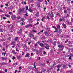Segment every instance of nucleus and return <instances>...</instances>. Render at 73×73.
Here are the masks:
<instances>
[{"label": "nucleus", "instance_id": "obj_52", "mask_svg": "<svg viewBox=\"0 0 73 73\" xmlns=\"http://www.w3.org/2000/svg\"><path fill=\"white\" fill-rule=\"evenodd\" d=\"M12 59H13V60H14V59H15V57L13 56V58H12Z\"/></svg>", "mask_w": 73, "mask_h": 73}, {"label": "nucleus", "instance_id": "obj_41", "mask_svg": "<svg viewBox=\"0 0 73 73\" xmlns=\"http://www.w3.org/2000/svg\"><path fill=\"white\" fill-rule=\"evenodd\" d=\"M39 24V23L37 22L36 24H35V25H37V24Z\"/></svg>", "mask_w": 73, "mask_h": 73}, {"label": "nucleus", "instance_id": "obj_8", "mask_svg": "<svg viewBox=\"0 0 73 73\" xmlns=\"http://www.w3.org/2000/svg\"><path fill=\"white\" fill-rule=\"evenodd\" d=\"M62 65L63 68H66V67L67 66L66 65H65L64 64H62Z\"/></svg>", "mask_w": 73, "mask_h": 73}, {"label": "nucleus", "instance_id": "obj_54", "mask_svg": "<svg viewBox=\"0 0 73 73\" xmlns=\"http://www.w3.org/2000/svg\"><path fill=\"white\" fill-rule=\"evenodd\" d=\"M56 15L57 16H59L60 15V14L58 13H56Z\"/></svg>", "mask_w": 73, "mask_h": 73}, {"label": "nucleus", "instance_id": "obj_31", "mask_svg": "<svg viewBox=\"0 0 73 73\" xmlns=\"http://www.w3.org/2000/svg\"><path fill=\"white\" fill-rule=\"evenodd\" d=\"M46 71V70H43L42 71V73H44V72H45Z\"/></svg>", "mask_w": 73, "mask_h": 73}, {"label": "nucleus", "instance_id": "obj_37", "mask_svg": "<svg viewBox=\"0 0 73 73\" xmlns=\"http://www.w3.org/2000/svg\"><path fill=\"white\" fill-rule=\"evenodd\" d=\"M47 31H50V28H47Z\"/></svg>", "mask_w": 73, "mask_h": 73}, {"label": "nucleus", "instance_id": "obj_62", "mask_svg": "<svg viewBox=\"0 0 73 73\" xmlns=\"http://www.w3.org/2000/svg\"><path fill=\"white\" fill-rule=\"evenodd\" d=\"M71 56V57H73V54H70V55Z\"/></svg>", "mask_w": 73, "mask_h": 73}, {"label": "nucleus", "instance_id": "obj_34", "mask_svg": "<svg viewBox=\"0 0 73 73\" xmlns=\"http://www.w3.org/2000/svg\"><path fill=\"white\" fill-rule=\"evenodd\" d=\"M33 39H34V40H36V37L33 36Z\"/></svg>", "mask_w": 73, "mask_h": 73}, {"label": "nucleus", "instance_id": "obj_2", "mask_svg": "<svg viewBox=\"0 0 73 73\" xmlns=\"http://www.w3.org/2000/svg\"><path fill=\"white\" fill-rule=\"evenodd\" d=\"M24 9H25V8H22V9H21L20 10V11L21 12L23 13H25L26 11H24Z\"/></svg>", "mask_w": 73, "mask_h": 73}, {"label": "nucleus", "instance_id": "obj_45", "mask_svg": "<svg viewBox=\"0 0 73 73\" xmlns=\"http://www.w3.org/2000/svg\"><path fill=\"white\" fill-rule=\"evenodd\" d=\"M46 53V52L45 51H43V54H45Z\"/></svg>", "mask_w": 73, "mask_h": 73}, {"label": "nucleus", "instance_id": "obj_4", "mask_svg": "<svg viewBox=\"0 0 73 73\" xmlns=\"http://www.w3.org/2000/svg\"><path fill=\"white\" fill-rule=\"evenodd\" d=\"M58 48H64V45L62 44H60L58 46Z\"/></svg>", "mask_w": 73, "mask_h": 73}, {"label": "nucleus", "instance_id": "obj_63", "mask_svg": "<svg viewBox=\"0 0 73 73\" xmlns=\"http://www.w3.org/2000/svg\"><path fill=\"white\" fill-rule=\"evenodd\" d=\"M3 11L2 10H0V12H3Z\"/></svg>", "mask_w": 73, "mask_h": 73}, {"label": "nucleus", "instance_id": "obj_49", "mask_svg": "<svg viewBox=\"0 0 73 73\" xmlns=\"http://www.w3.org/2000/svg\"><path fill=\"white\" fill-rule=\"evenodd\" d=\"M68 66H69V68H71V66H72V65H68Z\"/></svg>", "mask_w": 73, "mask_h": 73}, {"label": "nucleus", "instance_id": "obj_18", "mask_svg": "<svg viewBox=\"0 0 73 73\" xmlns=\"http://www.w3.org/2000/svg\"><path fill=\"white\" fill-rule=\"evenodd\" d=\"M44 35L45 36H48V32L47 31H46L44 32Z\"/></svg>", "mask_w": 73, "mask_h": 73}, {"label": "nucleus", "instance_id": "obj_53", "mask_svg": "<svg viewBox=\"0 0 73 73\" xmlns=\"http://www.w3.org/2000/svg\"><path fill=\"white\" fill-rule=\"evenodd\" d=\"M68 59H69V60H72V58H71V56Z\"/></svg>", "mask_w": 73, "mask_h": 73}, {"label": "nucleus", "instance_id": "obj_17", "mask_svg": "<svg viewBox=\"0 0 73 73\" xmlns=\"http://www.w3.org/2000/svg\"><path fill=\"white\" fill-rule=\"evenodd\" d=\"M35 16H36V17H38L39 16V13H37L35 14Z\"/></svg>", "mask_w": 73, "mask_h": 73}, {"label": "nucleus", "instance_id": "obj_16", "mask_svg": "<svg viewBox=\"0 0 73 73\" xmlns=\"http://www.w3.org/2000/svg\"><path fill=\"white\" fill-rule=\"evenodd\" d=\"M61 32H62V31H61V29H59L58 32V33H61Z\"/></svg>", "mask_w": 73, "mask_h": 73}, {"label": "nucleus", "instance_id": "obj_3", "mask_svg": "<svg viewBox=\"0 0 73 73\" xmlns=\"http://www.w3.org/2000/svg\"><path fill=\"white\" fill-rule=\"evenodd\" d=\"M22 31H23V29L21 28H20L19 30V31H17V34H19V33H21Z\"/></svg>", "mask_w": 73, "mask_h": 73}, {"label": "nucleus", "instance_id": "obj_40", "mask_svg": "<svg viewBox=\"0 0 73 73\" xmlns=\"http://www.w3.org/2000/svg\"><path fill=\"white\" fill-rule=\"evenodd\" d=\"M69 16V15L68 14H67V15L66 16V17H68Z\"/></svg>", "mask_w": 73, "mask_h": 73}, {"label": "nucleus", "instance_id": "obj_46", "mask_svg": "<svg viewBox=\"0 0 73 73\" xmlns=\"http://www.w3.org/2000/svg\"><path fill=\"white\" fill-rule=\"evenodd\" d=\"M11 37H9L8 38V40H10V39H11Z\"/></svg>", "mask_w": 73, "mask_h": 73}, {"label": "nucleus", "instance_id": "obj_35", "mask_svg": "<svg viewBox=\"0 0 73 73\" xmlns=\"http://www.w3.org/2000/svg\"><path fill=\"white\" fill-rule=\"evenodd\" d=\"M21 18V17H19L17 18V20H19V19H20Z\"/></svg>", "mask_w": 73, "mask_h": 73}, {"label": "nucleus", "instance_id": "obj_59", "mask_svg": "<svg viewBox=\"0 0 73 73\" xmlns=\"http://www.w3.org/2000/svg\"><path fill=\"white\" fill-rule=\"evenodd\" d=\"M70 56V55H68L66 56V57H69Z\"/></svg>", "mask_w": 73, "mask_h": 73}, {"label": "nucleus", "instance_id": "obj_1", "mask_svg": "<svg viewBox=\"0 0 73 73\" xmlns=\"http://www.w3.org/2000/svg\"><path fill=\"white\" fill-rule=\"evenodd\" d=\"M28 36L29 37H34L35 36L34 35H33L32 33H30L28 35Z\"/></svg>", "mask_w": 73, "mask_h": 73}, {"label": "nucleus", "instance_id": "obj_29", "mask_svg": "<svg viewBox=\"0 0 73 73\" xmlns=\"http://www.w3.org/2000/svg\"><path fill=\"white\" fill-rule=\"evenodd\" d=\"M24 18H22L21 19V21H23V22H24Z\"/></svg>", "mask_w": 73, "mask_h": 73}, {"label": "nucleus", "instance_id": "obj_57", "mask_svg": "<svg viewBox=\"0 0 73 73\" xmlns=\"http://www.w3.org/2000/svg\"><path fill=\"white\" fill-rule=\"evenodd\" d=\"M22 68L21 67H19V69H20V70H21Z\"/></svg>", "mask_w": 73, "mask_h": 73}, {"label": "nucleus", "instance_id": "obj_6", "mask_svg": "<svg viewBox=\"0 0 73 73\" xmlns=\"http://www.w3.org/2000/svg\"><path fill=\"white\" fill-rule=\"evenodd\" d=\"M28 10L29 12L31 13H33V10L31 8L29 9Z\"/></svg>", "mask_w": 73, "mask_h": 73}, {"label": "nucleus", "instance_id": "obj_47", "mask_svg": "<svg viewBox=\"0 0 73 73\" xmlns=\"http://www.w3.org/2000/svg\"><path fill=\"white\" fill-rule=\"evenodd\" d=\"M3 20H6V19H7V18L5 17H3Z\"/></svg>", "mask_w": 73, "mask_h": 73}, {"label": "nucleus", "instance_id": "obj_19", "mask_svg": "<svg viewBox=\"0 0 73 73\" xmlns=\"http://www.w3.org/2000/svg\"><path fill=\"white\" fill-rule=\"evenodd\" d=\"M12 16H13V17L14 19H16V18H17V17L16 16V15H13Z\"/></svg>", "mask_w": 73, "mask_h": 73}, {"label": "nucleus", "instance_id": "obj_27", "mask_svg": "<svg viewBox=\"0 0 73 73\" xmlns=\"http://www.w3.org/2000/svg\"><path fill=\"white\" fill-rule=\"evenodd\" d=\"M1 58H2V60H3V61H4V60H5V58L3 57H2Z\"/></svg>", "mask_w": 73, "mask_h": 73}, {"label": "nucleus", "instance_id": "obj_33", "mask_svg": "<svg viewBox=\"0 0 73 73\" xmlns=\"http://www.w3.org/2000/svg\"><path fill=\"white\" fill-rule=\"evenodd\" d=\"M71 22L73 23V18H71Z\"/></svg>", "mask_w": 73, "mask_h": 73}, {"label": "nucleus", "instance_id": "obj_55", "mask_svg": "<svg viewBox=\"0 0 73 73\" xmlns=\"http://www.w3.org/2000/svg\"><path fill=\"white\" fill-rule=\"evenodd\" d=\"M23 4H27V2L26 1H25L23 3Z\"/></svg>", "mask_w": 73, "mask_h": 73}, {"label": "nucleus", "instance_id": "obj_26", "mask_svg": "<svg viewBox=\"0 0 73 73\" xmlns=\"http://www.w3.org/2000/svg\"><path fill=\"white\" fill-rule=\"evenodd\" d=\"M18 38H19V37H15V41H17V40H18Z\"/></svg>", "mask_w": 73, "mask_h": 73}, {"label": "nucleus", "instance_id": "obj_28", "mask_svg": "<svg viewBox=\"0 0 73 73\" xmlns=\"http://www.w3.org/2000/svg\"><path fill=\"white\" fill-rule=\"evenodd\" d=\"M52 44H53V45H56V42L55 41H54L53 43H52Z\"/></svg>", "mask_w": 73, "mask_h": 73}, {"label": "nucleus", "instance_id": "obj_48", "mask_svg": "<svg viewBox=\"0 0 73 73\" xmlns=\"http://www.w3.org/2000/svg\"><path fill=\"white\" fill-rule=\"evenodd\" d=\"M56 65V63H54L53 64V65L52 66V67H53V66H54V65Z\"/></svg>", "mask_w": 73, "mask_h": 73}, {"label": "nucleus", "instance_id": "obj_25", "mask_svg": "<svg viewBox=\"0 0 73 73\" xmlns=\"http://www.w3.org/2000/svg\"><path fill=\"white\" fill-rule=\"evenodd\" d=\"M2 65H7V63L5 62H3L2 63Z\"/></svg>", "mask_w": 73, "mask_h": 73}, {"label": "nucleus", "instance_id": "obj_7", "mask_svg": "<svg viewBox=\"0 0 73 73\" xmlns=\"http://www.w3.org/2000/svg\"><path fill=\"white\" fill-rule=\"evenodd\" d=\"M29 27H32V25H26L25 26L26 28H29Z\"/></svg>", "mask_w": 73, "mask_h": 73}, {"label": "nucleus", "instance_id": "obj_13", "mask_svg": "<svg viewBox=\"0 0 73 73\" xmlns=\"http://www.w3.org/2000/svg\"><path fill=\"white\" fill-rule=\"evenodd\" d=\"M50 17L51 18H53L54 17V14H50Z\"/></svg>", "mask_w": 73, "mask_h": 73}, {"label": "nucleus", "instance_id": "obj_61", "mask_svg": "<svg viewBox=\"0 0 73 73\" xmlns=\"http://www.w3.org/2000/svg\"><path fill=\"white\" fill-rule=\"evenodd\" d=\"M44 32V30H42L41 31H40V32H39V33H41V32Z\"/></svg>", "mask_w": 73, "mask_h": 73}, {"label": "nucleus", "instance_id": "obj_56", "mask_svg": "<svg viewBox=\"0 0 73 73\" xmlns=\"http://www.w3.org/2000/svg\"><path fill=\"white\" fill-rule=\"evenodd\" d=\"M5 71L6 73H7V69H5Z\"/></svg>", "mask_w": 73, "mask_h": 73}, {"label": "nucleus", "instance_id": "obj_43", "mask_svg": "<svg viewBox=\"0 0 73 73\" xmlns=\"http://www.w3.org/2000/svg\"><path fill=\"white\" fill-rule=\"evenodd\" d=\"M66 22L67 24H68L69 23V21L68 20H67Z\"/></svg>", "mask_w": 73, "mask_h": 73}, {"label": "nucleus", "instance_id": "obj_42", "mask_svg": "<svg viewBox=\"0 0 73 73\" xmlns=\"http://www.w3.org/2000/svg\"><path fill=\"white\" fill-rule=\"evenodd\" d=\"M63 49H64V48H63L60 49V52H62V50H63Z\"/></svg>", "mask_w": 73, "mask_h": 73}, {"label": "nucleus", "instance_id": "obj_15", "mask_svg": "<svg viewBox=\"0 0 73 73\" xmlns=\"http://www.w3.org/2000/svg\"><path fill=\"white\" fill-rule=\"evenodd\" d=\"M40 46H42V47H44V44H43L42 43H40Z\"/></svg>", "mask_w": 73, "mask_h": 73}, {"label": "nucleus", "instance_id": "obj_12", "mask_svg": "<svg viewBox=\"0 0 73 73\" xmlns=\"http://www.w3.org/2000/svg\"><path fill=\"white\" fill-rule=\"evenodd\" d=\"M63 26L64 27V28H66V25L64 24H62Z\"/></svg>", "mask_w": 73, "mask_h": 73}, {"label": "nucleus", "instance_id": "obj_36", "mask_svg": "<svg viewBox=\"0 0 73 73\" xmlns=\"http://www.w3.org/2000/svg\"><path fill=\"white\" fill-rule=\"evenodd\" d=\"M26 10H28V6H26Z\"/></svg>", "mask_w": 73, "mask_h": 73}, {"label": "nucleus", "instance_id": "obj_11", "mask_svg": "<svg viewBox=\"0 0 73 73\" xmlns=\"http://www.w3.org/2000/svg\"><path fill=\"white\" fill-rule=\"evenodd\" d=\"M47 42H49L51 43L52 42V39L51 38L49 40H47Z\"/></svg>", "mask_w": 73, "mask_h": 73}, {"label": "nucleus", "instance_id": "obj_14", "mask_svg": "<svg viewBox=\"0 0 73 73\" xmlns=\"http://www.w3.org/2000/svg\"><path fill=\"white\" fill-rule=\"evenodd\" d=\"M29 55H30V54L29 53H27V54L25 56V57H28L29 56Z\"/></svg>", "mask_w": 73, "mask_h": 73}, {"label": "nucleus", "instance_id": "obj_44", "mask_svg": "<svg viewBox=\"0 0 73 73\" xmlns=\"http://www.w3.org/2000/svg\"><path fill=\"white\" fill-rule=\"evenodd\" d=\"M47 18L48 20H49L50 19V18H49V17H47Z\"/></svg>", "mask_w": 73, "mask_h": 73}, {"label": "nucleus", "instance_id": "obj_58", "mask_svg": "<svg viewBox=\"0 0 73 73\" xmlns=\"http://www.w3.org/2000/svg\"><path fill=\"white\" fill-rule=\"evenodd\" d=\"M33 53H31V56H33Z\"/></svg>", "mask_w": 73, "mask_h": 73}, {"label": "nucleus", "instance_id": "obj_51", "mask_svg": "<svg viewBox=\"0 0 73 73\" xmlns=\"http://www.w3.org/2000/svg\"><path fill=\"white\" fill-rule=\"evenodd\" d=\"M33 1H34V0H30V2H31V3H32L33 2Z\"/></svg>", "mask_w": 73, "mask_h": 73}, {"label": "nucleus", "instance_id": "obj_60", "mask_svg": "<svg viewBox=\"0 0 73 73\" xmlns=\"http://www.w3.org/2000/svg\"><path fill=\"white\" fill-rule=\"evenodd\" d=\"M33 32H36V30H33Z\"/></svg>", "mask_w": 73, "mask_h": 73}, {"label": "nucleus", "instance_id": "obj_9", "mask_svg": "<svg viewBox=\"0 0 73 73\" xmlns=\"http://www.w3.org/2000/svg\"><path fill=\"white\" fill-rule=\"evenodd\" d=\"M61 67V65L60 64H58L56 66V68H60Z\"/></svg>", "mask_w": 73, "mask_h": 73}, {"label": "nucleus", "instance_id": "obj_10", "mask_svg": "<svg viewBox=\"0 0 73 73\" xmlns=\"http://www.w3.org/2000/svg\"><path fill=\"white\" fill-rule=\"evenodd\" d=\"M24 47H25V48H26V51H27V50H28V47L27 46V45H26V44H24Z\"/></svg>", "mask_w": 73, "mask_h": 73}, {"label": "nucleus", "instance_id": "obj_23", "mask_svg": "<svg viewBox=\"0 0 73 73\" xmlns=\"http://www.w3.org/2000/svg\"><path fill=\"white\" fill-rule=\"evenodd\" d=\"M17 57L18 60H19V59H20V58H21V57H20V56H17Z\"/></svg>", "mask_w": 73, "mask_h": 73}, {"label": "nucleus", "instance_id": "obj_24", "mask_svg": "<svg viewBox=\"0 0 73 73\" xmlns=\"http://www.w3.org/2000/svg\"><path fill=\"white\" fill-rule=\"evenodd\" d=\"M5 16L6 17H10V15H5Z\"/></svg>", "mask_w": 73, "mask_h": 73}, {"label": "nucleus", "instance_id": "obj_39", "mask_svg": "<svg viewBox=\"0 0 73 73\" xmlns=\"http://www.w3.org/2000/svg\"><path fill=\"white\" fill-rule=\"evenodd\" d=\"M42 1H43V0H38V1H39V2H41Z\"/></svg>", "mask_w": 73, "mask_h": 73}, {"label": "nucleus", "instance_id": "obj_32", "mask_svg": "<svg viewBox=\"0 0 73 73\" xmlns=\"http://www.w3.org/2000/svg\"><path fill=\"white\" fill-rule=\"evenodd\" d=\"M64 13H66L67 12H68L66 10H65L64 11Z\"/></svg>", "mask_w": 73, "mask_h": 73}, {"label": "nucleus", "instance_id": "obj_50", "mask_svg": "<svg viewBox=\"0 0 73 73\" xmlns=\"http://www.w3.org/2000/svg\"><path fill=\"white\" fill-rule=\"evenodd\" d=\"M37 43H36L35 45V47H36V46H37Z\"/></svg>", "mask_w": 73, "mask_h": 73}, {"label": "nucleus", "instance_id": "obj_64", "mask_svg": "<svg viewBox=\"0 0 73 73\" xmlns=\"http://www.w3.org/2000/svg\"><path fill=\"white\" fill-rule=\"evenodd\" d=\"M71 51L72 52V53H73V48L71 50Z\"/></svg>", "mask_w": 73, "mask_h": 73}, {"label": "nucleus", "instance_id": "obj_22", "mask_svg": "<svg viewBox=\"0 0 73 73\" xmlns=\"http://www.w3.org/2000/svg\"><path fill=\"white\" fill-rule=\"evenodd\" d=\"M12 53H13L14 54H16V52H15V51L13 50H12Z\"/></svg>", "mask_w": 73, "mask_h": 73}, {"label": "nucleus", "instance_id": "obj_38", "mask_svg": "<svg viewBox=\"0 0 73 73\" xmlns=\"http://www.w3.org/2000/svg\"><path fill=\"white\" fill-rule=\"evenodd\" d=\"M62 21H65V19H64L62 18Z\"/></svg>", "mask_w": 73, "mask_h": 73}, {"label": "nucleus", "instance_id": "obj_21", "mask_svg": "<svg viewBox=\"0 0 73 73\" xmlns=\"http://www.w3.org/2000/svg\"><path fill=\"white\" fill-rule=\"evenodd\" d=\"M68 24L69 26L72 25V22H69Z\"/></svg>", "mask_w": 73, "mask_h": 73}, {"label": "nucleus", "instance_id": "obj_5", "mask_svg": "<svg viewBox=\"0 0 73 73\" xmlns=\"http://www.w3.org/2000/svg\"><path fill=\"white\" fill-rule=\"evenodd\" d=\"M16 44V42L15 41H12L11 43V45H15Z\"/></svg>", "mask_w": 73, "mask_h": 73}, {"label": "nucleus", "instance_id": "obj_30", "mask_svg": "<svg viewBox=\"0 0 73 73\" xmlns=\"http://www.w3.org/2000/svg\"><path fill=\"white\" fill-rule=\"evenodd\" d=\"M57 28L58 29H59L60 28V25H58V26H57Z\"/></svg>", "mask_w": 73, "mask_h": 73}, {"label": "nucleus", "instance_id": "obj_20", "mask_svg": "<svg viewBox=\"0 0 73 73\" xmlns=\"http://www.w3.org/2000/svg\"><path fill=\"white\" fill-rule=\"evenodd\" d=\"M45 48L46 49H49V47L48 46H47L45 47Z\"/></svg>", "mask_w": 73, "mask_h": 73}]
</instances>
